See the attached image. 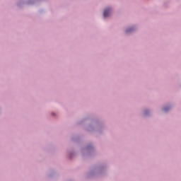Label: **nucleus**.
Listing matches in <instances>:
<instances>
[{
    "instance_id": "nucleus-2",
    "label": "nucleus",
    "mask_w": 181,
    "mask_h": 181,
    "mask_svg": "<svg viewBox=\"0 0 181 181\" xmlns=\"http://www.w3.org/2000/svg\"><path fill=\"white\" fill-rule=\"evenodd\" d=\"M127 33H128V32H131V30H127Z\"/></svg>"
},
{
    "instance_id": "nucleus-3",
    "label": "nucleus",
    "mask_w": 181,
    "mask_h": 181,
    "mask_svg": "<svg viewBox=\"0 0 181 181\" xmlns=\"http://www.w3.org/2000/svg\"><path fill=\"white\" fill-rule=\"evenodd\" d=\"M164 111H168V109H166V108H164Z\"/></svg>"
},
{
    "instance_id": "nucleus-1",
    "label": "nucleus",
    "mask_w": 181,
    "mask_h": 181,
    "mask_svg": "<svg viewBox=\"0 0 181 181\" xmlns=\"http://www.w3.org/2000/svg\"><path fill=\"white\" fill-rule=\"evenodd\" d=\"M110 12H111V9L110 8H106L104 12H103V16L104 18H107L108 17V16L110 15Z\"/></svg>"
}]
</instances>
